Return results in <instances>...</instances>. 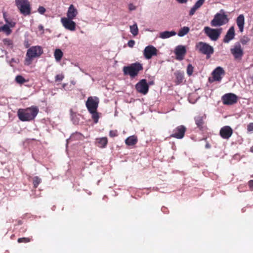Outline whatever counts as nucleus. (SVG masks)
<instances>
[{
    "mask_svg": "<svg viewBox=\"0 0 253 253\" xmlns=\"http://www.w3.org/2000/svg\"><path fill=\"white\" fill-rule=\"evenodd\" d=\"M4 17L5 18V22L6 23V24L9 26V27H14L15 25V23L12 21H9L7 19H6L5 17V16L4 15Z\"/></svg>",
    "mask_w": 253,
    "mask_h": 253,
    "instance_id": "obj_38",
    "label": "nucleus"
},
{
    "mask_svg": "<svg viewBox=\"0 0 253 253\" xmlns=\"http://www.w3.org/2000/svg\"><path fill=\"white\" fill-rule=\"evenodd\" d=\"M237 25L239 29V31L241 33H242L244 31V24H245V18L243 14H240L238 16L236 19Z\"/></svg>",
    "mask_w": 253,
    "mask_h": 253,
    "instance_id": "obj_23",
    "label": "nucleus"
},
{
    "mask_svg": "<svg viewBox=\"0 0 253 253\" xmlns=\"http://www.w3.org/2000/svg\"><path fill=\"white\" fill-rule=\"evenodd\" d=\"M235 37V30L233 26L231 27L228 30L226 35L223 39V42L228 43L231 40H233Z\"/></svg>",
    "mask_w": 253,
    "mask_h": 253,
    "instance_id": "obj_19",
    "label": "nucleus"
},
{
    "mask_svg": "<svg viewBox=\"0 0 253 253\" xmlns=\"http://www.w3.org/2000/svg\"><path fill=\"white\" fill-rule=\"evenodd\" d=\"M73 20V19L62 17L61 19V22L66 29L71 31H74L76 29V24Z\"/></svg>",
    "mask_w": 253,
    "mask_h": 253,
    "instance_id": "obj_13",
    "label": "nucleus"
},
{
    "mask_svg": "<svg viewBox=\"0 0 253 253\" xmlns=\"http://www.w3.org/2000/svg\"><path fill=\"white\" fill-rule=\"evenodd\" d=\"M39 111L37 106H32L26 109H19L17 111V116L22 122L31 121L35 119Z\"/></svg>",
    "mask_w": 253,
    "mask_h": 253,
    "instance_id": "obj_1",
    "label": "nucleus"
},
{
    "mask_svg": "<svg viewBox=\"0 0 253 253\" xmlns=\"http://www.w3.org/2000/svg\"><path fill=\"white\" fill-rule=\"evenodd\" d=\"M43 53V50L40 46H33L29 48L27 51L24 64L30 65L34 58L40 57Z\"/></svg>",
    "mask_w": 253,
    "mask_h": 253,
    "instance_id": "obj_2",
    "label": "nucleus"
},
{
    "mask_svg": "<svg viewBox=\"0 0 253 253\" xmlns=\"http://www.w3.org/2000/svg\"><path fill=\"white\" fill-rule=\"evenodd\" d=\"M54 55L56 60L59 61L61 60L63 55V53L60 49H56L54 51Z\"/></svg>",
    "mask_w": 253,
    "mask_h": 253,
    "instance_id": "obj_27",
    "label": "nucleus"
},
{
    "mask_svg": "<svg viewBox=\"0 0 253 253\" xmlns=\"http://www.w3.org/2000/svg\"><path fill=\"white\" fill-rule=\"evenodd\" d=\"M135 88L138 92L143 94H146L149 90V85L146 80L142 79L140 80L135 85Z\"/></svg>",
    "mask_w": 253,
    "mask_h": 253,
    "instance_id": "obj_14",
    "label": "nucleus"
},
{
    "mask_svg": "<svg viewBox=\"0 0 253 253\" xmlns=\"http://www.w3.org/2000/svg\"><path fill=\"white\" fill-rule=\"evenodd\" d=\"M15 5L23 15L27 16L31 14V4L28 0H15Z\"/></svg>",
    "mask_w": 253,
    "mask_h": 253,
    "instance_id": "obj_5",
    "label": "nucleus"
},
{
    "mask_svg": "<svg viewBox=\"0 0 253 253\" xmlns=\"http://www.w3.org/2000/svg\"><path fill=\"white\" fill-rule=\"evenodd\" d=\"M24 45L26 48H28L30 46V44L28 40H25Z\"/></svg>",
    "mask_w": 253,
    "mask_h": 253,
    "instance_id": "obj_46",
    "label": "nucleus"
},
{
    "mask_svg": "<svg viewBox=\"0 0 253 253\" xmlns=\"http://www.w3.org/2000/svg\"><path fill=\"white\" fill-rule=\"evenodd\" d=\"M128 9L130 11L134 10L136 9V6L132 3H129L128 4Z\"/></svg>",
    "mask_w": 253,
    "mask_h": 253,
    "instance_id": "obj_43",
    "label": "nucleus"
},
{
    "mask_svg": "<svg viewBox=\"0 0 253 253\" xmlns=\"http://www.w3.org/2000/svg\"><path fill=\"white\" fill-rule=\"evenodd\" d=\"M176 0L181 3H185L187 1V0Z\"/></svg>",
    "mask_w": 253,
    "mask_h": 253,
    "instance_id": "obj_47",
    "label": "nucleus"
},
{
    "mask_svg": "<svg viewBox=\"0 0 253 253\" xmlns=\"http://www.w3.org/2000/svg\"><path fill=\"white\" fill-rule=\"evenodd\" d=\"M204 32L206 35L213 41H217L222 32V28L212 29L209 27L204 28Z\"/></svg>",
    "mask_w": 253,
    "mask_h": 253,
    "instance_id": "obj_7",
    "label": "nucleus"
},
{
    "mask_svg": "<svg viewBox=\"0 0 253 253\" xmlns=\"http://www.w3.org/2000/svg\"><path fill=\"white\" fill-rule=\"evenodd\" d=\"M230 51L235 60L242 59L244 55V51L240 43H236L233 47L231 48Z\"/></svg>",
    "mask_w": 253,
    "mask_h": 253,
    "instance_id": "obj_11",
    "label": "nucleus"
},
{
    "mask_svg": "<svg viewBox=\"0 0 253 253\" xmlns=\"http://www.w3.org/2000/svg\"><path fill=\"white\" fill-rule=\"evenodd\" d=\"M95 143L97 147L104 148L108 144V139L106 137L98 138L96 139Z\"/></svg>",
    "mask_w": 253,
    "mask_h": 253,
    "instance_id": "obj_22",
    "label": "nucleus"
},
{
    "mask_svg": "<svg viewBox=\"0 0 253 253\" xmlns=\"http://www.w3.org/2000/svg\"><path fill=\"white\" fill-rule=\"evenodd\" d=\"M221 100L223 104L232 105L237 102L238 97L234 93H228L223 95Z\"/></svg>",
    "mask_w": 253,
    "mask_h": 253,
    "instance_id": "obj_9",
    "label": "nucleus"
},
{
    "mask_svg": "<svg viewBox=\"0 0 253 253\" xmlns=\"http://www.w3.org/2000/svg\"><path fill=\"white\" fill-rule=\"evenodd\" d=\"M250 41V38L247 37V36H243L240 41L241 42V43L243 44V45H246L248 43V42H249Z\"/></svg>",
    "mask_w": 253,
    "mask_h": 253,
    "instance_id": "obj_35",
    "label": "nucleus"
},
{
    "mask_svg": "<svg viewBox=\"0 0 253 253\" xmlns=\"http://www.w3.org/2000/svg\"><path fill=\"white\" fill-rule=\"evenodd\" d=\"M186 53L185 47L183 45L177 46L175 50V53L176 56V59L181 60L184 59V57Z\"/></svg>",
    "mask_w": 253,
    "mask_h": 253,
    "instance_id": "obj_18",
    "label": "nucleus"
},
{
    "mask_svg": "<svg viewBox=\"0 0 253 253\" xmlns=\"http://www.w3.org/2000/svg\"><path fill=\"white\" fill-rule=\"evenodd\" d=\"M176 34L174 31H164L160 33L159 37L163 39L169 38L172 36H175Z\"/></svg>",
    "mask_w": 253,
    "mask_h": 253,
    "instance_id": "obj_25",
    "label": "nucleus"
},
{
    "mask_svg": "<svg viewBox=\"0 0 253 253\" xmlns=\"http://www.w3.org/2000/svg\"><path fill=\"white\" fill-rule=\"evenodd\" d=\"M75 135H77L78 136H79L80 137H82V135L81 133H78L77 132L76 134H75Z\"/></svg>",
    "mask_w": 253,
    "mask_h": 253,
    "instance_id": "obj_48",
    "label": "nucleus"
},
{
    "mask_svg": "<svg viewBox=\"0 0 253 253\" xmlns=\"http://www.w3.org/2000/svg\"><path fill=\"white\" fill-rule=\"evenodd\" d=\"M78 14V11L73 4H71L68 9L67 18L75 19Z\"/></svg>",
    "mask_w": 253,
    "mask_h": 253,
    "instance_id": "obj_20",
    "label": "nucleus"
},
{
    "mask_svg": "<svg viewBox=\"0 0 253 253\" xmlns=\"http://www.w3.org/2000/svg\"><path fill=\"white\" fill-rule=\"evenodd\" d=\"M186 128L183 125H180L173 129L172 132L170 135L171 137L176 139H182L184 137Z\"/></svg>",
    "mask_w": 253,
    "mask_h": 253,
    "instance_id": "obj_12",
    "label": "nucleus"
},
{
    "mask_svg": "<svg viewBox=\"0 0 253 253\" xmlns=\"http://www.w3.org/2000/svg\"><path fill=\"white\" fill-rule=\"evenodd\" d=\"M157 54V49L153 45H148L146 46L143 52V55L147 59H151L153 56L156 55Z\"/></svg>",
    "mask_w": 253,
    "mask_h": 253,
    "instance_id": "obj_16",
    "label": "nucleus"
},
{
    "mask_svg": "<svg viewBox=\"0 0 253 253\" xmlns=\"http://www.w3.org/2000/svg\"><path fill=\"white\" fill-rule=\"evenodd\" d=\"M193 67L191 64L188 65L187 67V74L189 76H191L193 72Z\"/></svg>",
    "mask_w": 253,
    "mask_h": 253,
    "instance_id": "obj_37",
    "label": "nucleus"
},
{
    "mask_svg": "<svg viewBox=\"0 0 253 253\" xmlns=\"http://www.w3.org/2000/svg\"><path fill=\"white\" fill-rule=\"evenodd\" d=\"M109 136L111 137H114L118 136V131L117 130H111L109 131Z\"/></svg>",
    "mask_w": 253,
    "mask_h": 253,
    "instance_id": "obj_40",
    "label": "nucleus"
},
{
    "mask_svg": "<svg viewBox=\"0 0 253 253\" xmlns=\"http://www.w3.org/2000/svg\"><path fill=\"white\" fill-rule=\"evenodd\" d=\"M3 42L5 46H6L7 48L10 49L13 47V43L11 40L9 39H4L3 40Z\"/></svg>",
    "mask_w": 253,
    "mask_h": 253,
    "instance_id": "obj_29",
    "label": "nucleus"
},
{
    "mask_svg": "<svg viewBox=\"0 0 253 253\" xmlns=\"http://www.w3.org/2000/svg\"><path fill=\"white\" fill-rule=\"evenodd\" d=\"M98 99L97 97H89L86 102V106L89 113L97 111L98 106Z\"/></svg>",
    "mask_w": 253,
    "mask_h": 253,
    "instance_id": "obj_10",
    "label": "nucleus"
},
{
    "mask_svg": "<svg viewBox=\"0 0 253 253\" xmlns=\"http://www.w3.org/2000/svg\"><path fill=\"white\" fill-rule=\"evenodd\" d=\"M3 31L6 33L7 35H9L11 33V30L7 24L4 25L3 26L0 27V32Z\"/></svg>",
    "mask_w": 253,
    "mask_h": 253,
    "instance_id": "obj_30",
    "label": "nucleus"
},
{
    "mask_svg": "<svg viewBox=\"0 0 253 253\" xmlns=\"http://www.w3.org/2000/svg\"><path fill=\"white\" fill-rule=\"evenodd\" d=\"M195 49L199 52L206 55L207 57H209L214 52L213 48L211 46L203 42H197L195 45Z\"/></svg>",
    "mask_w": 253,
    "mask_h": 253,
    "instance_id": "obj_6",
    "label": "nucleus"
},
{
    "mask_svg": "<svg viewBox=\"0 0 253 253\" xmlns=\"http://www.w3.org/2000/svg\"><path fill=\"white\" fill-rule=\"evenodd\" d=\"M247 129L249 131H253V123H250L247 126Z\"/></svg>",
    "mask_w": 253,
    "mask_h": 253,
    "instance_id": "obj_42",
    "label": "nucleus"
},
{
    "mask_svg": "<svg viewBox=\"0 0 253 253\" xmlns=\"http://www.w3.org/2000/svg\"><path fill=\"white\" fill-rule=\"evenodd\" d=\"M137 137L134 135H132L126 139L125 143L128 146H133L137 142Z\"/></svg>",
    "mask_w": 253,
    "mask_h": 253,
    "instance_id": "obj_26",
    "label": "nucleus"
},
{
    "mask_svg": "<svg viewBox=\"0 0 253 253\" xmlns=\"http://www.w3.org/2000/svg\"><path fill=\"white\" fill-rule=\"evenodd\" d=\"M42 180L38 176H35L33 178V184L34 185V187L35 188H37L38 185L41 183Z\"/></svg>",
    "mask_w": 253,
    "mask_h": 253,
    "instance_id": "obj_31",
    "label": "nucleus"
},
{
    "mask_svg": "<svg viewBox=\"0 0 253 253\" xmlns=\"http://www.w3.org/2000/svg\"><path fill=\"white\" fill-rule=\"evenodd\" d=\"M130 32L134 36H136L138 33V29L136 24L130 26Z\"/></svg>",
    "mask_w": 253,
    "mask_h": 253,
    "instance_id": "obj_32",
    "label": "nucleus"
},
{
    "mask_svg": "<svg viewBox=\"0 0 253 253\" xmlns=\"http://www.w3.org/2000/svg\"><path fill=\"white\" fill-rule=\"evenodd\" d=\"M64 76L62 74H58V75H57L56 76H55V81L56 82H60L61 81L63 80V79H64Z\"/></svg>",
    "mask_w": 253,
    "mask_h": 253,
    "instance_id": "obj_39",
    "label": "nucleus"
},
{
    "mask_svg": "<svg viewBox=\"0 0 253 253\" xmlns=\"http://www.w3.org/2000/svg\"><path fill=\"white\" fill-rule=\"evenodd\" d=\"M45 8L42 6H39L38 9V12L41 14H43L45 12Z\"/></svg>",
    "mask_w": 253,
    "mask_h": 253,
    "instance_id": "obj_41",
    "label": "nucleus"
},
{
    "mask_svg": "<svg viewBox=\"0 0 253 253\" xmlns=\"http://www.w3.org/2000/svg\"><path fill=\"white\" fill-rule=\"evenodd\" d=\"M15 81L19 84H23L27 82V81L21 75H18L16 77Z\"/></svg>",
    "mask_w": 253,
    "mask_h": 253,
    "instance_id": "obj_34",
    "label": "nucleus"
},
{
    "mask_svg": "<svg viewBox=\"0 0 253 253\" xmlns=\"http://www.w3.org/2000/svg\"><path fill=\"white\" fill-rule=\"evenodd\" d=\"M206 118L205 115L197 116L194 118V120L197 127L201 131H205L207 129V127L204 121Z\"/></svg>",
    "mask_w": 253,
    "mask_h": 253,
    "instance_id": "obj_15",
    "label": "nucleus"
},
{
    "mask_svg": "<svg viewBox=\"0 0 253 253\" xmlns=\"http://www.w3.org/2000/svg\"><path fill=\"white\" fill-rule=\"evenodd\" d=\"M225 73L223 69L221 67H216L212 72V78H209V81L210 83L213 82H220Z\"/></svg>",
    "mask_w": 253,
    "mask_h": 253,
    "instance_id": "obj_8",
    "label": "nucleus"
},
{
    "mask_svg": "<svg viewBox=\"0 0 253 253\" xmlns=\"http://www.w3.org/2000/svg\"><path fill=\"white\" fill-rule=\"evenodd\" d=\"M92 114V118L94 121L95 123H97L98 121L99 115L98 113L97 112V111H95L94 112L90 113Z\"/></svg>",
    "mask_w": 253,
    "mask_h": 253,
    "instance_id": "obj_36",
    "label": "nucleus"
},
{
    "mask_svg": "<svg viewBox=\"0 0 253 253\" xmlns=\"http://www.w3.org/2000/svg\"><path fill=\"white\" fill-rule=\"evenodd\" d=\"M40 29H42V26H40Z\"/></svg>",
    "mask_w": 253,
    "mask_h": 253,
    "instance_id": "obj_50",
    "label": "nucleus"
},
{
    "mask_svg": "<svg viewBox=\"0 0 253 253\" xmlns=\"http://www.w3.org/2000/svg\"><path fill=\"white\" fill-rule=\"evenodd\" d=\"M205 0H198L194 6L191 8L189 11V15L190 16L193 15L196 11L205 2Z\"/></svg>",
    "mask_w": 253,
    "mask_h": 253,
    "instance_id": "obj_24",
    "label": "nucleus"
},
{
    "mask_svg": "<svg viewBox=\"0 0 253 253\" xmlns=\"http://www.w3.org/2000/svg\"><path fill=\"white\" fill-rule=\"evenodd\" d=\"M32 237H31V238H30V237H22V238H18L17 240V242L19 243H26L30 242L31 241H32Z\"/></svg>",
    "mask_w": 253,
    "mask_h": 253,
    "instance_id": "obj_33",
    "label": "nucleus"
},
{
    "mask_svg": "<svg viewBox=\"0 0 253 253\" xmlns=\"http://www.w3.org/2000/svg\"><path fill=\"white\" fill-rule=\"evenodd\" d=\"M174 75L175 77V83L176 85L181 84L184 79V73L183 71H176Z\"/></svg>",
    "mask_w": 253,
    "mask_h": 253,
    "instance_id": "obj_21",
    "label": "nucleus"
},
{
    "mask_svg": "<svg viewBox=\"0 0 253 253\" xmlns=\"http://www.w3.org/2000/svg\"><path fill=\"white\" fill-rule=\"evenodd\" d=\"M233 132L232 128L228 126H226L221 128L219 134L222 138L228 139L232 135Z\"/></svg>",
    "mask_w": 253,
    "mask_h": 253,
    "instance_id": "obj_17",
    "label": "nucleus"
},
{
    "mask_svg": "<svg viewBox=\"0 0 253 253\" xmlns=\"http://www.w3.org/2000/svg\"><path fill=\"white\" fill-rule=\"evenodd\" d=\"M248 185H249V186L250 189L252 191H253V180H250L248 182Z\"/></svg>",
    "mask_w": 253,
    "mask_h": 253,
    "instance_id": "obj_45",
    "label": "nucleus"
},
{
    "mask_svg": "<svg viewBox=\"0 0 253 253\" xmlns=\"http://www.w3.org/2000/svg\"><path fill=\"white\" fill-rule=\"evenodd\" d=\"M250 151L253 153V145L250 148Z\"/></svg>",
    "mask_w": 253,
    "mask_h": 253,
    "instance_id": "obj_49",
    "label": "nucleus"
},
{
    "mask_svg": "<svg viewBox=\"0 0 253 253\" xmlns=\"http://www.w3.org/2000/svg\"><path fill=\"white\" fill-rule=\"evenodd\" d=\"M189 30L190 29L189 27L184 26L179 30L178 33V35L179 37H183L186 35L187 34H188V32H189Z\"/></svg>",
    "mask_w": 253,
    "mask_h": 253,
    "instance_id": "obj_28",
    "label": "nucleus"
},
{
    "mask_svg": "<svg viewBox=\"0 0 253 253\" xmlns=\"http://www.w3.org/2000/svg\"><path fill=\"white\" fill-rule=\"evenodd\" d=\"M143 68L141 64L138 62L132 63L129 66H124L123 71L124 75H129L131 78L137 76L140 71L143 70Z\"/></svg>",
    "mask_w": 253,
    "mask_h": 253,
    "instance_id": "obj_3",
    "label": "nucleus"
},
{
    "mask_svg": "<svg viewBox=\"0 0 253 253\" xmlns=\"http://www.w3.org/2000/svg\"><path fill=\"white\" fill-rule=\"evenodd\" d=\"M228 21L227 15L225 13L224 10L221 9L220 13H217L214 15L211 24L213 27L221 26L227 23Z\"/></svg>",
    "mask_w": 253,
    "mask_h": 253,
    "instance_id": "obj_4",
    "label": "nucleus"
},
{
    "mask_svg": "<svg viewBox=\"0 0 253 253\" xmlns=\"http://www.w3.org/2000/svg\"><path fill=\"white\" fill-rule=\"evenodd\" d=\"M135 44V42L133 40H130L128 41L127 43V45L130 47H133L134 45Z\"/></svg>",
    "mask_w": 253,
    "mask_h": 253,
    "instance_id": "obj_44",
    "label": "nucleus"
}]
</instances>
